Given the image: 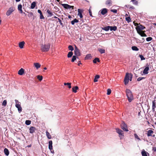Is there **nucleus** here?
I'll use <instances>...</instances> for the list:
<instances>
[{"label": "nucleus", "instance_id": "603ef678", "mask_svg": "<svg viewBox=\"0 0 156 156\" xmlns=\"http://www.w3.org/2000/svg\"><path fill=\"white\" fill-rule=\"evenodd\" d=\"M29 13V14L28 15V16L29 17H32L33 16V13L32 12H30Z\"/></svg>", "mask_w": 156, "mask_h": 156}, {"label": "nucleus", "instance_id": "c9c22d12", "mask_svg": "<svg viewBox=\"0 0 156 156\" xmlns=\"http://www.w3.org/2000/svg\"><path fill=\"white\" fill-rule=\"evenodd\" d=\"M73 55V52L71 51H69L67 55V57L69 58H70Z\"/></svg>", "mask_w": 156, "mask_h": 156}, {"label": "nucleus", "instance_id": "3c124183", "mask_svg": "<svg viewBox=\"0 0 156 156\" xmlns=\"http://www.w3.org/2000/svg\"><path fill=\"white\" fill-rule=\"evenodd\" d=\"M58 21L59 22L60 24L62 26H63V24L61 20L59 18H58Z\"/></svg>", "mask_w": 156, "mask_h": 156}, {"label": "nucleus", "instance_id": "412c9836", "mask_svg": "<svg viewBox=\"0 0 156 156\" xmlns=\"http://www.w3.org/2000/svg\"><path fill=\"white\" fill-rule=\"evenodd\" d=\"M117 29V27L115 26H110V29L109 30L111 31H115Z\"/></svg>", "mask_w": 156, "mask_h": 156}, {"label": "nucleus", "instance_id": "bf43d9fd", "mask_svg": "<svg viewBox=\"0 0 156 156\" xmlns=\"http://www.w3.org/2000/svg\"><path fill=\"white\" fill-rule=\"evenodd\" d=\"M100 76L98 75H96L95 76L94 78H99Z\"/></svg>", "mask_w": 156, "mask_h": 156}, {"label": "nucleus", "instance_id": "2f4dec72", "mask_svg": "<svg viewBox=\"0 0 156 156\" xmlns=\"http://www.w3.org/2000/svg\"><path fill=\"white\" fill-rule=\"evenodd\" d=\"M64 85H65V86H67L68 87L69 89H70L71 88V83H64Z\"/></svg>", "mask_w": 156, "mask_h": 156}, {"label": "nucleus", "instance_id": "ddd939ff", "mask_svg": "<svg viewBox=\"0 0 156 156\" xmlns=\"http://www.w3.org/2000/svg\"><path fill=\"white\" fill-rule=\"evenodd\" d=\"M141 154L142 156H148L147 155H149V154L144 149L142 150L141 152Z\"/></svg>", "mask_w": 156, "mask_h": 156}, {"label": "nucleus", "instance_id": "79ce46f5", "mask_svg": "<svg viewBox=\"0 0 156 156\" xmlns=\"http://www.w3.org/2000/svg\"><path fill=\"white\" fill-rule=\"evenodd\" d=\"M152 39V38L151 37H149L146 38V40L148 42L151 41Z\"/></svg>", "mask_w": 156, "mask_h": 156}, {"label": "nucleus", "instance_id": "f8f14e48", "mask_svg": "<svg viewBox=\"0 0 156 156\" xmlns=\"http://www.w3.org/2000/svg\"><path fill=\"white\" fill-rule=\"evenodd\" d=\"M83 9H79V16L80 18H82L83 17Z\"/></svg>", "mask_w": 156, "mask_h": 156}, {"label": "nucleus", "instance_id": "f704fd0d", "mask_svg": "<svg viewBox=\"0 0 156 156\" xmlns=\"http://www.w3.org/2000/svg\"><path fill=\"white\" fill-rule=\"evenodd\" d=\"M129 79H124V81L125 85H127L129 82Z\"/></svg>", "mask_w": 156, "mask_h": 156}, {"label": "nucleus", "instance_id": "864d4df0", "mask_svg": "<svg viewBox=\"0 0 156 156\" xmlns=\"http://www.w3.org/2000/svg\"><path fill=\"white\" fill-rule=\"evenodd\" d=\"M37 78H43V76L42 75H38L37 76Z\"/></svg>", "mask_w": 156, "mask_h": 156}, {"label": "nucleus", "instance_id": "a19ab883", "mask_svg": "<svg viewBox=\"0 0 156 156\" xmlns=\"http://www.w3.org/2000/svg\"><path fill=\"white\" fill-rule=\"evenodd\" d=\"M139 57L140 58L141 60H145V58L142 55H139Z\"/></svg>", "mask_w": 156, "mask_h": 156}, {"label": "nucleus", "instance_id": "f257e3e1", "mask_svg": "<svg viewBox=\"0 0 156 156\" xmlns=\"http://www.w3.org/2000/svg\"><path fill=\"white\" fill-rule=\"evenodd\" d=\"M126 94L129 102H131L133 99V97L131 91L129 89L126 90Z\"/></svg>", "mask_w": 156, "mask_h": 156}, {"label": "nucleus", "instance_id": "39448f33", "mask_svg": "<svg viewBox=\"0 0 156 156\" xmlns=\"http://www.w3.org/2000/svg\"><path fill=\"white\" fill-rule=\"evenodd\" d=\"M121 127L123 130L126 132L128 131V129H127V125L124 122L122 121L120 125Z\"/></svg>", "mask_w": 156, "mask_h": 156}, {"label": "nucleus", "instance_id": "37998d69", "mask_svg": "<svg viewBox=\"0 0 156 156\" xmlns=\"http://www.w3.org/2000/svg\"><path fill=\"white\" fill-rule=\"evenodd\" d=\"M111 90L109 88L107 90V94L108 95H110L111 94Z\"/></svg>", "mask_w": 156, "mask_h": 156}, {"label": "nucleus", "instance_id": "69168bd1", "mask_svg": "<svg viewBox=\"0 0 156 156\" xmlns=\"http://www.w3.org/2000/svg\"><path fill=\"white\" fill-rule=\"evenodd\" d=\"M38 79V81L39 82H41L42 80L43 79Z\"/></svg>", "mask_w": 156, "mask_h": 156}, {"label": "nucleus", "instance_id": "5701e85b", "mask_svg": "<svg viewBox=\"0 0 156 156\" xmlns=\"http://www.w3.org/2000/svg\"><path fill=\"white\" fill-rule=\"evenodd\" d=\"M34 65L37 69H38L41 67V65L39 63H35Z\"/></svg>", "mask_w": 156, "mask_h": 156}, {"label": "nucleus", "instance_id": "4be33fe9", "mask_svg": "<svg viewBox=\"0 0 156 156\" xmlns=\"http://www.w3.org/2000/svg\"><path fill=\"white\" fill-rule=\"evenodd\" d=\"M105 4L106 5L111 6L112 5V1L111 0H107Z\"/></svg>", "mask_w": 156, "mask_h": 156}, {"label": "nucleus", "instance_id": "c03bdc74", "mask_svg": "<svg viewBox=\"0 0 156 156\" xmlns=\"http://www.w3.org/2000/svg\"><path fill=\"white\" fill-rule=\"evenodd\" d=\"M131 2H132L135 5H137L138 4V2L136 0H131Z\"/></svg>", "mask_w": 156, "mask_h": 156}, {"label": "nucleus", "instance_id": "bb28decb", "mask_svg": "<svg viewBox=\"0 0 156 156\" xmlns=\"http://www.w3.org/2000/svg\"><path fill=\"white\" fill-rule=\"evenodd\" d=\"M92 57L90 54L87 55L85 58V59H90Z\"/></svg>", "mask_w": 156, "mask_h": 156}, {"label": "nucleus", "instance_id": "0eeeda50", "mask_svg": "<svg viewBox=\"0 0 156 156\" xmlns=\"http://www.w3.org/2000/svg\"><path fill=\"white\" fill-rule=\"evenodd\" d=\"M115 129L116 132L119 134V136H124L123 132L122 130L118 128H116Z\"/></svg>", "mask_w": 156, "mask_h": 156}, {"label": "nucleus", "instance_id": "473e14b6", "mask_svg": "<svg viewBox=\"0 0 156 156\" xmlns=\"http://www.w3.org/2000/svg\"><path fill=\"white\" fill-rule=\"evenodd\" d=\"M78 22V20L76 19H75L73 20H72L71 22V23L72 25L74 24L75 23Z\"/></svg>", "mask_w": 156, "mask_h": 156}, {"label": "nucleus", "instance_id": "6e6552de", "mask_svg": "<svg viewBox=\"0 0 156 156\" xmlns=\"http://www.w3.org/2000/svg\"><path fill=\"white\" fill-rule=\"evenodd\" d=\"M48 148L50 150L51 153H54V151L53 150L52 141V140H50L48 142Z\"/></svg>", "mask_w": 156, "mask_h": 156}, {"label": "nucleus", "instance_id": "de8ad7c7", "mask_svg": "<svg viewBox=\"0 0 156 156\" xmlns=\"http://www.w3.org/2000/svg\"><path fill=\"white\" fill-rule=\"evenodd\" d=\"M7 104V101L6 100H4L2 103V105L4 106H5Z\"/></svg>", "mask_w": 156, "mask_h": 156}, {"label": "nucleus", "instance_id": "5fc2aeb1", "mask_svg": "<svg viewBox=\"0 0 156 156\" xmlns=\"http://www.w3.org/2000/svg\"><path fill=\"white\" fill-rule=\"evenodd\" d=\"M44 18L42 14L40 15V19H44Z\"/></svg>", "mask_w": 156, "mask_h": 156}, {"label": "nucleus", "instance_id": "dca6fc26", "mask_svg": "<svg viewBox=\"0 0 156 156\" xmlns=\"http://www.w3.org/2000/svg\"><path fill=\"white\" fill-rule=\"evenodd\" d=\"M24 72V69L23 68H21L18 72V74L20 75H22Z\"/></svg>", "mask_w": 156, "mask_h": 156}, {"label": "nucleus", "instance_id": "20e7f679", "mask_svg": "<svg viewBox=\"0 0 156 156\" xmlns=\"http://www.w3.org/2000/svg\"><path fill=\"white\" fill-rule=\"evenodd\" d=\"M15 101L16 103L15 106L18 108L19 112L20 113L22 111V108L20 104V103L17 100H15Z\"/></svg>", "mask_w": 156, "mask_h": 156}, {"label": "nucleus", "instance_id": "423d86ee", "mask_svg": "<svg viewBox=\"0 0 156 156\" xmlns=\"http://www.w3.org/2000/svg\"><path fill=\"white\" fill-rule=\"evenodd\" d=\"M145 27L142 25H140L138 26L136 28V30L137 33L141 32V31L144 30Z\"/></svg>", "mask_w": 156, "mask_h": 156}, {"label": "nucleus", "instance_id": "e2e57ef3", "mask_svg": "<svg viewBox=\"0 0 156 156\" xmlns=\"http://www.w3.org/2000/svg\"><path fill=\"white\" fill-rule=\"evenodd\" d=\"M130 8L131 9H134V8L133 6H131L130 7Z\"/></svg>", "mask_w": 156, "mask_h": 156}, {"label": "nucleus", "instance_id": "ea45409f", "mask_svg": "<svg viewBox=\"0 0 156 156\" xmlns=\"http://www.w3.org/2000/svg\"><path fill=\"white\" fill-rule=\"evenodd\" d=\"M31 121L29 120H27L25 122V124L27 125H30L31 123Z\"/></svg>", "mask_w": 156, "mask_h": 156}, {"label": "nucleus", "instance_id": "f03ea898", "mask_svg": "<svg viewBox=\"0 0 156 156\" xmlns=\"http://www.w3.org/2000/svg\"><path fill=\"white\" fill-rule=\"evenodd\" d=\"M50 44L48 43L46 44H42L41 46V50L43 52H47L48 51L50 48Z\"/></svg>", "mask_w": 156, "mask_h": 156}, {"label": "nucleus", "instance_id": "9b49d317", "mask_svg": "<svg viewBox=\"0 0 156 156\" xmlns=\"http://www.w3.org/2000/svg\"><path fill=\"white\" fill-rule=\"evenodd\" d=\"M14 9L13 7L10 8L6 12V15L8 16H9L14 11Z\"/></svg>", "mask_w": 156, "mask_h": 156}, {"label": "nucleus", "instance_id": "0e129e2a", "mask_svg": "<svg viewBox=\"0 0 156 156\" xmlns=\"http://www.w3.org/2000/svg\"><path fill=\"white\" fill-rule=\"evenodd\" d=\"M19 11H20V13H23V11L22 9H21V10H20Z\"/></svg>", "mask_w": 156, "mask_h": 156}, {"label": "nucleus", "instance_id": "e433bc0d", "mask_svg": "<svg viewBox=\"0 0 156 156\" xmlns=\"http://www.w3.org/2000/svg\"><path fill=\"white\" fill-rule=\"evenodd\" d=\"M68 48L69 50L71 51H72L74 50V48L72 45H69L68 46Z\"/></svg>", "mask_w": 156, "mask_h": 156}, {"label": "nucleus", "instance_id": "58836bf2", "mask_svg": "<svg viewBox=\"0 0 156 156\" xmlns=\"http://www.w3.org/2000/svg\"><path fill=\"white\" fill-rule=\"evenodd\" d=\"M98 51L101 54H102L105 53V50L103 49H98Z\"/></svg>", "mask_w": 156, "mask_h": 156}, {"label": "nucleus", "instance_id": "49530a36", "mask_svg": "<svg viewBox=\"0 0 156 156\" xmlns=\"http://www.w3.org/2000/svg\"><path fill=\"white\" fill-rule=\"evenodd\" d=\"M18 9L19 11L22 9V5L21 4H20L18 5Z\"/></svg>", "mask_w": 156, "mask_h": 156}, {"label": "nucleus", "instance_id": "7ed1b4c3", "mask_svg": "<svg viewBox=\"0 0 156 156\" xmlns=\"http://www.w3.org/2000/svg\"><path fill=\"white\" fill-rule=\"evenodd\" d=\"M78 53V48L77 46L75 45V50H74V54L75 55H73L72 57V59H71V61L72 62H74L76 59V55H77V53Z\"/></svg>", "mask_w": 156, "mask_h": 156}, {"label": "nucleus", "instance_id": "a211bd4d", "mask_svg": "<svg viewBox=\"0 0 156 156\" xmlns=\"http://www.w3.org/2000/svg\"><path fill=\"white\" fill-rule=\"evenodd\" d=\"M107 9L106 8L103 9L101 11V13L102 15H104L107 12Z\"/></svg>", "mask_w": 156, "mask_h": 156}, {"label": "nucleus", "instance_id": "c756f323", "mask_svg": "<svg viewBox=\"0 0 156 156\" xmlns=\"http://www.w3.org/2000/svg\"><path fill=\"white\" fill-rule=\"evenodd\" d=\"M36 2H33L31 4V9H34L36 6Z\"/></svg>", "mask_w": 156, "mask_h": 156}, {"label": "nucleus", "instance_id": "680f3d73", "mask_svg": "<svg viewBox=\"0 0 156 156\" xmlns=\"http://www.w3.org/2000/svg\"><path fill=\"white\" fill-rule=\"evenodd\" d=\"M143 79H137V81H138L141 80Z\"/></svg>", "mask_w": 156, "mask_h": 156}, {"label": "nucleus", "instance_id": "cd10ccee", "mask_svg": "<svg viewBox=\"0 0 156 156\" xmlns=\"http://www.w3.org/2000/svg\"><path fill=\"white\" fill-rule=\"evenodd\" d=\"M46 135L47 137V138L48 139H51V135L48 132V131H46Z\"/></svg>", "mask_w": 156, "mask_h": 156}, {"label": "nucleus", "instance_id": "052dcab7", "mask_svg": "<svg viewBox=\"0 0 156 156\" xmlns=\"http://www.w3.org/2000/svg\"><path fill=\"white\" fill-rule=\"evenodd\" d=\"M98 79H94V82H97L98 81Z\"/></svg>", "mask_w": 156, "mask_h": 156}, {"label": "nucleus", "instance_id": "4468645a", "mask_svg": "<svg viewBox=\"0 0 156 156\" xmlns=\"http://www.w3.org/2000/svg\"><path fill=\"white\" fill-rule=\"evenodd\" d=\"M156 107L155 100L152 101V111L153 112H155V108Z\"/></svg>", "mask_w": 156, "mask_h": 156}, {"label": "nucleus", "instance_id": "a18cd8bd", "mask_svg": "<svg viewBox=\"0 0 156 156\" xmlns=\"http://www.w3.org/2000/svg\"><path fill=\"white\" fill-rule=\"evenodd\" d=\"M134 135L135 137V138L136 139L140 140V139L139 138V137H138V136L137 135V134H136L135 133L134 134Z\"/></svg>", "mask_w": 156, "mask_h": 156}, {"label": "nucleus", "instance_id": "8fccbe9b", "mask_svg": "<svg viewBox=\"0 0 156 156\" xmlns=\"http://www.w3.org/2000/svg\"><path fill=\"white\" fill-rule=\"evenodd\" d=\"M111 11L112 12L114 13H117V10L116 9H112L111 10Z\"/></svg>", "mask_w": 156, "mask_h": 156}, {"label": "nucleus", "instance_id": "aec40b11", "mask_svg": "<svg viewBox=\"0 0 156 156\" xmlns=\"http://www.w3.org/2000/svg\"><path fill=\"white\" fill-rule=\"evenodd\" d=\"M153 133V131L151 129H150L147 131V136H152V134Z\"/></svg>", "mask_w": 156, "mask_h": 156}, {"label": "nucleus", "instance_id": "13d9d810", "mask_svg": "<svg viewBox=\"0 0 156 156\" xmlns=\"http://www.w3.org/2000/svg\"><path fill=\"white\" fill-rule=\"evenodd\" d=\"M153 151L154 152H156V147H154L153 148Z\"/></svg>", "mask_w": 156, "mask_h": 156}, {"label": "nucleus", "instance_id": "09e8293b", "mask_svg": "<svg viewBox=\"0 0 156 156\" xmlns=\"http://www.w3.org/2000/svg\"><path fill=\"white\" fill-rule=\"evenodd\" d=\"M126 20L128 22V23L129 22L131 21V19L130 17H128L126 18Z\"/></svg>", "mask_w": 156, "mask_h": 156}, {"label": "nucleus", "instance_id": "7c9ffc66", "mask_svg": "<svg viewBox=\"0 0 156 156\" xmlns=\"http://www.w3.org/2000/svg\"><path fill=\"white\" fill-rule=\"evenodd\" d=\"M139 35H140L141 37H146L147 36L146 34L144 33L141 32L138 33Z\"/></svg>", "mask_w": 156, "mask_h": 156}, {"label": "nucleus", "instance_id": "a878e982", "mask_svg": "<svg viewBox=\"0 0 156 156\" xmlns=\"http://www.w3.org/2000/svg\"><path fill=\"white\" fill-rule=\"evenodd\" d=\"M4 152L5 154L7 156H8L9 155V151L6 148H5L4 149Z\"/></svg>", "mask_w": 156, "mask_h": 156}, {"label": "nucleus", "instance_id": "f3484780", "mask_svg": "<svg viewBox=\"0 0 156 156\" xmlns=\"http://www.w3.org/2000/svg\"><path fill=\"white\" fill-rule=\"evenodd\" d=\"M149 70V66H147L144 70L143 73L144 74H147L148 73V71Z\"/></svg>", "mask_w": 156, "mask_h": 156}, {"label": "nucleus", "instance_id": "72a5a7b5", "mask_svg": "<svg viewBox=\"0 0 156 156\" xmlns=\"http://www.w3.org/2000/svg\"><path fill=\"white\" fill-rule=\"evenodd\" d=\"M132 49L133 50L135 51H138L139 50L138 48L135 46H132Z\"/></svg>", "mask_w": 156, "mask_h": 156}, {"label": "nucleus", "instance_id": "338daca9", "mask_svg": "<svg viewBox=\"0 0 156 156\" xmlns=\"http://www.w3.org/2000/svg\"><path fill=\"white\" fill-rule=\"evenodd\" d=\"M15 1L16 2H20V0H15Z\"/></svg>", "mask_w": 156, "mask_h": 156}, {"label": "nucleus", "instance_id": "4d7b16f0", "mask_svg": "<svg viewBox=\"0 0 156 156\" xmlns=\"http://www.w3.org/2000/svg\"><path fill=\"white\" fill-rule=\"evenodd\" d=\"M37 12L38 13H40V15L42 14L41 11L40 9L38 10Z\"/></svg>", "mask_w": 156, "mask_h": 156}, {"label": "nucleus", "instance_id": "2eb2a0df", "mask_svg": "<svg viewBox=\"0 0 156 156\" xmlns=\"http://www.w3.org/2000/svg\"><path fill=\"white\" fill-rule=\"evenodd\" d=\"M132 77L133 75L131 73H127L124 78H132Z\"/></svg>", "mask_w": 156, "mask_h": 156}, {"label": "nucleus", "instance_id": "4c0bfd02", "mask_svg": "<svg viewBox=\"0 0 156 156\" xmlns=\"http://www.w3.org/2000/svg\"><path fill=\"white\" fill-rule=\"evenodd\" d=\"M99 62L100 60L99 58H96L94 59L93 61V62L94 63H97V62Z\"/></svg>", "mask_w": 156, "mask_h": 156}, {"label": "nucleus", "instance_id": "393cba45", "mask_svg": "<svg viewBox=\"0 0 156 156\" xmlns=\"http://www.w3.org/2000/svg\"><path fill=\"white\" fill-rule=\"evenodd\" d=\"M47 12L48 14V17H51L53 15V14L50 11L49 9L47 10Z\"/></svg>", "mask_w": 156, "mask_h": 156}, {"label": "nucleus", "instance_id": "774afa93", "mask_svg": "<svg viewBox=\"0 0 156 156\" xmlns=\"http://www.w3.org/2000/svg\"><path fill=\"white\" fill-rule=\"evenodd\" d=\"M81 63L79 61V66L80 64H81Z\"/></svg>", "mask_w": 156, "mask_h": 156}, {"label": "nucleus", "instance_id": "c85d7f7f", "mask_svg": "<svg viewBox=\"0 0 156 156\" xmlns=\"http://www.w3.org/2000/svg\"><path fill=\"white\" fill-rule=\"evenodd\" d=\"M78 89V87L76 86L72 88V90L73 92L76 93L77 92V90Z\"/></svg>", "mask_w": 156, "mask_h": 156}, {"label": "nucleus", "instance_id": "6ab92c4d", "mask_svg": "<svg viewBox=\"0 0 156 156\" xmlns=\"http://www.w3.org/2000/svg\"><path fill=\"white\" fill-rule=\"evenodd\" d=\"M25 43L24 41H23L20 42L19 43V47L21 49L23 48Z\"/></svg>", "mask_w": 156, "mask_h": 156}, {"label": "nucleus", "instance_id": "1a4fd4ad", "mask_svg": "<svg viewBox=\"0 0 156 156\" xmlns=\"http://www.w3.org/2000/svg\"><path fill=\"white\" fill-rule=\"evenodd\" d=\"M61 5L64 8L67 9H70L73 7V6H71L66 4H61Z\"/></svg>", "mask_w": 156, "mask_h": 156}, {"label": "nucleus", "instance_id": "6e6d98bb", "mask_svg": "<svg viewBox=\"0 0 156 156\" xmlns=\"http://www.w3.org/2000/svg\"><path fill=\"white\" fill-rule=\"evenodd\" d=\"M89 13L90 16H92L91 11L90 9H89Z\"/></svg>", "mask_w": 156, "mask_h": 156}, {"label": "nucleus", "instance_id": "9d476101", "mask_svg": "<svg viewBox=\"0 0 156 156\" xmlns=\"http://www.w3.org/2000/svg\"><path fill=\"white\" fill-rule=\"evenodd\" d=\"M30 133L33 134L35 132V131L37 130L36 128L34 126L30 127L29 129Z\"/></svg>", "mask_w": 156, "mask_h": 156}, {"label": "nucleus", "instance_id": "b1692460", "mask_svg": "<svg viewBox=\"0 0 156 156\" xmlns=\"http://www.w3.org/2000/svg\"><path fill=\"white\" fill-rule=\"evenodd\" d=\"M102 30L105 31H108L110 29V26H107L105 27H103L101 28Z\"/></svg>", "mask_w": 156, "mask_h": 156}]
</instances>
